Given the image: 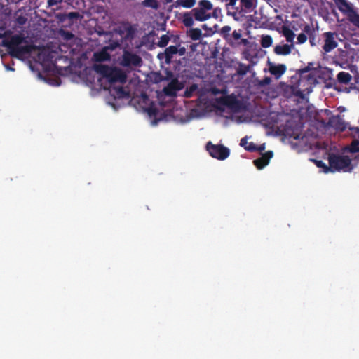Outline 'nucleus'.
Here are the masks:
<instances>
[{
    "label": "nucleus",
    "instance_id": "f257e3e1",
    "mask_svg": "<svg viewBox=\"0 0 359 359\" xmlns=\"http://www.w3.org/2000/svg\"><path fill=\"white\" fill-rule=\"evenodd\" d=\"M212 4L208 0H201L198 7L192 10L195 19L198 21H205L210 18L208 11L212 9Z\"/></svg>",
    "mask_w": 359,
    "mask_h": 359
},
{
    "label": "nucleus",
    "instance_id": "f03ea898",
    "mask_svg": "<svg viewBox=\"0 0 359 359\" xmlns=\"http://www.w3.org/2000/svg\"><path fill=\"white\" fill-rule=\"evenodd\" d=\"M338 8L343 12L348 13L349 15H351L353 11L351 6L346 2V0H333Z\"/></svg>",
    "mask_w": 359,
    "mask_h": 359
},
{
    "label": "nucleus",
    "instance_id": "7ed1b4c3",
    "mask_svg": "<svg viewBox=\"0 0 359 359\" xmlns=\"http://www.w3.org/2000/svg\"><path fill=\"white\" fill-rule=\"evenodd\" d=\"M196 3V0H176L174 6L175 8L183 7L186 8H192Z\"/></svg>",
    "mask_w": 359,
    "mask_h": 359
},
{
    "label": "nucleus",
    "instance_id": "20e7f679",
    "mask_svg": "<svg viewBox=\"0 0 359 359\" xmlns=\"http://www.w3.org/2000/svg\"><path fill=\"white\" fill-rule=\"evenodd\" d=\"M61 20L63 21H67V20L80 21L81 20V15L79 14V13L71 12V13L64 15L63 18Z\"/></svg>",
    "mask_w": 359,
    "mask_h": 359
},
{
    "label": "nucleus",
    "instance_id": "39448f33",
    "mask_svg": "<svg viewBox=\"0 0 359 359\" xmlns=\"http://www.w3.org/2000/svg\"><path fill=\"white\" fill-rule=\"evenodd\" d=\"M144 7L151 8L155 10L158 9L160 4L158 0H144L141 3Z\"/></svg>",
    "mask_w": 359,
    "mask_h": 359
},
{
    "label": "nucleus",
    "instance_id": "423d86ee",
    "mask_svg": "<svg viewBox=\"0 0 359 359\" xmlns=\"http://www.w3.org/2000/svg\"><path fill=\"white\" fill-rule=\"evenodd\" d=\"M61 0H48V4L50 6L57 5Z\"/></svg>",
    "mask_w": 359,
    "mask_h": 359
},
{
    "label": "nucleus",
    "instance_id": "0eeeda50",
    "mask_svg": "<svg viewBox=\"0 0 359 359\" xmlns=\"http://www.w3.org/2000/svg\"><path fill=\"white\" fill-rule=\"evenodd\" d=\"M248 10H249L250 8L255 6V5L257 4V0H248Z\"/></svg>",
    "mask_w": 359,
    "mask_h": 359
},
{
    "label": "nucleus",
    "instance_id": "6e6552de",
    "mask_svg": "<svg viewBox=\"0 0 359 359\" xmlns=\"http://www.w3.org/2000/svg\"><path fill=\"white\" fill-rule=\"evenodd\" d=\"M220 13L221 11L219 9L215 8L212 12V15L216 19H217V16L219 14H220Z\"/></svg>",
    "mask_w": 359,
    "mask_h": 359
},
{
    "label": "nucleus",
    "instance_id": "1a4fd4ad",
    "mask_svg": "<svg viewBox=\"0 0 359 359\" xmlns=\"http://www.w3.org/2000/svg\"><path fill=\"white\" fill-rule=\"evenodd\" d=\"M241 4L242 6L246 8L247 7V0H240Z\"/></svg>",
    "mask_w": 359,
    "mask_h": 359
},
{
    "label": "nucleus",
    "instance_id": "9d476101",
    "mask_svg": "<svg viewBox=\"0 0 359 359\" xmlns=\"http://www.w3.org/2000/svg\"><path fill=\"white\" fill-rule=\"evenodd\" d=\"M237 0H230L229 6H234Z\"/></svg>",
    "mask_w": 359,
    "mask_h": 359
},
{
    "label": "nucleus",
    "instance_id": "9b49d317",
    "mask_svg": "<svg viewBox=\"0 0 359 359\" xmlns=\"http://www.w3.org/2000/svg\"><path fill=\"white\" fill-rule=\"evenodd\" d=\"M165 3L168 4V3H171L173 1V0H164Z\"/></svg>",
    "mask_w": 359,
    "mask_h": 359
},
{
    "label": "nucleus",
    "instance_id": "f8f14e48",
    "mask_svg": "<svg viewBox=\"0 0 359 359\" xmlns=\"http://www.w3.org/2000/svg\"><path fill=\"white\" fill-rule=\"evenodd\" d=\"M249 20H251V21H256L257 20H256V19H254V18H251V19H250Z\"/></svg>",
    "mask_w": 359,
    "mask_h": 359
}]
</instances>
